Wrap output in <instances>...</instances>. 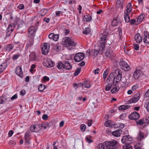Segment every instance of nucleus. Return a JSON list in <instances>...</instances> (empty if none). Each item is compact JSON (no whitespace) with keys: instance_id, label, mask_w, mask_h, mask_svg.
Segmentation results:
<instances>
[{"instance_id":"obj_1","label":"nucleus","mask_w":149,"mask_h":149,"mask_svg":"<svg viewBox=\"0 0 149 149\" xmlns=\"http://www.w3.org/2000/svg\"><path fill=\"white\" fill-rule=\"evenodd\" d=\"M108 33L104 31L103 33L100 35V39L99 40V46L100 47V53H102L104 49L105 43L107 42V36Z\"/></svg>"},{"instance_id":"obj_2","label":"nucleus","mask_w":149,"mask_h":149,"mask_svg":"<svg viewBox=\"0 0 149 149\" xmlns=\"http://www.w3.org/2000/svg\"><path fill=\"white\" fill-rule=\"evenodd\" d=\"M113 85L115 86L121 79L122 78V72L119 69H116L114 71L113 73Z\"/></svg>"},{"instance_id":"obj_3","label":"nucleus","mask_w":149,"mask_h":149,"mask_svg":"<svg viewBox=\"0 0 149 149\" xmlns=\"http://www.w3.org/2000/svg\"><path fill=\"white\" fill-rule=\"evenodd\" d=\"M56 66L59 69H65L69 70L72 68V65L67 61H63V63L61 61H59L57 63Z\"/></svg>"},{"instance_id":"obj_4","label":"nucleus","mask_w":149,"mask_h":149,"mask_svg":"<svg viewBox=\"0 0 149 149\" xmlns=\"http://www.w3.org/2000/svg\"><path fill=\"white\" fill-rule=\"evenodd\" d=\"M104 143L107 149H114L118 144V142L115 140L111 141H106Z\"/></svg>"},{"instance_id":"obj_5","label":"nucleus","mask_w":149,"mask_h":149,"mask_svg":"<svg viewBox=\"0 0 149 149\" xmlns=\"http://www.w3.org/2000/svg\"><path fill=\"white\" fill-rule=\"evenodd\" d=\"M64 40V45L66 47H68L70 46H75L76 43L73 41L71 39L68 37H65L63 39Z\"/></svg>"},{"instance_id":"obj_6","label":"nucleus","mask_w":149,"mask_h":149,"mask_svg":"<svg viewBox=\"0 0 149 149\" xmlns=\"http://www.w3.org/2000/svg\"><path fill=\"white\" fill-rule=\"evenodd\" d=\"M105 56L111 60L115 58V54L113 52V51L111 47H109L105 53Z\"/></svg>"},{"instance_id":"obj_7","label":"nucleus","mask_w":149,"mask_h":149,"mask_svg":"<svg viewBox=\"0 0 149 149\" xmlns=\"http://www.w3.org/2000/svg\"><path fill=\"white\" fill-rule=\"evenodd\" d=\"M84 55L83 53L79 52L75 54L74 57V60L76 62H79L82 61L84 58Z\"/></svg>"},{"instance_id":"obj_8","label":"nucleus","mask_w":149,"mask_h":149,"mask_svg":"<svg viewBox=\"0 0 149 149\" xmlns=\"http://www.w3.org/2000/svg\"><path fill=\"white\" fill-rule=\"evenodd\" d=\"M130 136H123L122 139L121 141L123 143H124L125 145H128V144H130L133 140L131 137H128Z\"/></svg>"},{"instance_id":"obj_9","label":"nucleus","mask_w":149,"mask_h":149,"mask_svg":"<svg viewBox=\"0 0 149 149\" xmlns=\"http://www.w3.org/2000/svg\"><path fill=\"white\" fill-rule=\"evenodd\" d=\"M140 117L139 114L136 111H134L128 116V118L130 120H136L138 119Z\"/></svg>"},{"instance_id":"obj_10","label":"nucleus","mask_w":149,"mask_h":149,"mask_svg":"<svg viewBox=\"0 0 149 149\" xmlns=\"http://www.w3.org/2000/svg\"><path fill=\"white\" fill-rule=\"evenodd\" d=\"M29 130L32 132H38L41 130L40 124L32 125L30 127Z\"/></svg>"},{"instance_id":"obj_11","label":"nucleus","mask_w":149,"mask_h":149,"mask_svg":"<svg viewBox=\"0 0 149 149\" xmlns=\"http://www.w3.org/2000/svg\"><path fill=\"white\" fill-rule=\"evenodd\" d=\"M119 64L121 68L125 71H128L130 69V66L125 61H120Z\"/></svg>"},{"instance_id":"obj_12","label":"nucleus","mask_w":149,"mask_h":149,"mask_svg":"<svg viewBox=\"0 0 149 149\" xmlns=\"http://www.w3.org/2000/svg\"><path fill=\"white\" fill-rule=\"evenodd\" d=\"M50 45L47 43H45L42 48V54L45 55L47 54L49 52Z\"/></svg>"},{"instance_id":"obj_13","label":"nucleus","mask_w":149,"mask_h":149,"mask_svg":"<svg viewBox=\"0 0 149 149\" xmlns=\"http://www.w3.org/2000/svg\"><path fill=\"white\" fill-rule=\"evenodd\" d=\"M54 63L51 60L48 59L44 63V65L47 67H52L54 65Z\"/></svg>"},{"instance_id":"obj_14","label":"nucleus","mask_w":149,"mask_h":149,"mask_svg":"<svg viewBox=\"0 0 149 149\" xmlns=\"http://www.w3.org/2000/svg\"><path fill=\"white\" fill-rule=\"evenodd\" d=\"M15 72L19 77L21 78L23 77V73L22 72V68L21 67L18 66L16 67L15 70Z\"/></svg>"},{"instance_id":"obj_15","label":"nucleus","mask_w":149,"mask_h":149,"mask_svg":"<svg viewBox=\"0 0 149 149\" xmlns=\"http://www.w3.org/2000/svg\"><path fill=\"white\" fill-rule=\"evenodd\" d=\"M125 0H117L116 7L117 8H120L121 10L123 8V4Z\"/></svg>"},{"instance_id":"obj_16","label":"nucleus","mask_w":149,"mask_h":149,"mask_svg":"<svg viewBox=\"0 0 149 149\" xmlns=\"http://www.w3.org/2000/svg\"><path fill=\"white\" fill-rule=\"evenodd\" d=\"M34 40V38L28 37L26 45V47H31L33 44Z\"/></svg>"},{"instance_id":"obj_17","label":"nucleus","mask_w":149,"mask_h":149,"mask_svg":"<svg viewBox=\"0 0 149 149\" xmlns=\"http://www.w3.org/2000/svg\"><path fill=\"white\" fill-rule=\"evenodd\" d=\"M143 34L144 36L143 41L144 42L149 43V34L148 33L147 31H144L143 32Z\"/></svg>"},{"instance_id":"obj_18","label":"nucleus","mask_w":149,"mask_h":149,"mask_svg":"<svg viewBox=\"0 0 149 149\" xmlns=\"http://www.w3.org/2000/svg\"><path fill=\"white\" fill-rule=\"evenodd\" d=\"M141 71L137 69H136L134 72L133 76L134 78L135 79H138L140 77Z\"/></svg>"},{"instance_id":"obj_19","label":"nucleus","mask_w":149,"mask_h":149,"mask_svg":"<svg viewBox=\"0 0 149 149\" xmlns=\"http://www.w3.org/2000/svg\"><path fill=\"white\" fill-rule=\"evenodd\" d=\"M7 61L3 63L0 65V74L1 73L5 70V69L7 67Z\"/></svg>"},{"instance_id":"obj_20","label":"nucleus","mask_w":149,"mask_h":149,"mask_svg":"<svg viewBox=\"0 0 149 149\" xmlns=\"http://www.w3.org/2000/svg\"><path fill=\"white\" fill-rule=\"evenodd\" d=\"M14 30V29L12 28V26L10 24L7 29L6 35L8 36H10V34Z\"/></svg>"},{"instance_id":"obj_21","label":"nucleus","mask_w":149,"mask_h":149,"mask_svg":"<svg viewBox=\"0 0 149 149\" xmlns=\"http://www.w3.org/2000/svg\"><path fill=\"white\" fill-rule=\"evenodd\" d=\"M122 132V131L121 130H118L112 132V135L116 137H118L120 136V134Z\"/></svg>"},{"instance_id":"obj_22","label":"nucleus","mask_w":149,"mask_h":149,"mask_svg":"<svg viewBox=\"0 0 149 149\" xmlns=\"http://www.w3.org/2000/svg\"><path fill=\"white\" fill-rule=\"evenodd\" d=\"M146 121L147 122V123L146 124L147 125H148L149 122L148 120V118L146 119L145 120L140 119L138 121H137L136 122V123L137 125H143L145 123L144 122V121Z\"/></svg>"},{"instance_id":"obj_23","label":"nucleus","mask_w":149,"mask_h":149,"mask_svg":"<svg viewBox=\"0 0 149 149\" xmlns=\"http://www.w3.org/2000/svg\"><path fill=\"white\" fill-rule=\"evenodd\" d=\"M134 39L137 42L140 43L142 41V37H141L139 33L136 34L134 36Z\"/></svg>"},{"instance_id":"obj_24","label":"nucleus","mask_w":149,"mask_h":149,"mask_svg":"<svg viewBox=\"0 0 149 149\" xmlns=\"http://www.w3.org/2000/svg\"><path fill=\"white\" fill-rule=\"evenodd\" d=\"M127 9L125 11V13H130L132 10V5L131 2L128 3L126 6Z\"/></svg>"},{"instance_id":"obj_25","label":"nucleus","mask_w":149,"mask_h":149,"mask_svg":"<svg viewBox=\"0 0 149 149\" xmlns=\"http://www.w3.org/2000/svg\"><path fill=\"white\" fill-rule=\"evenodd\" d=\"M145 15L143 14H141L139 15L136 18L137 22L139 24H140L143 20L145 17Z\"/></svg>"},{"instance_id":"obj_26","label":"nucleus","mask_w":149,"mask_h":149,"mask_svg":"<svg viewBox=\"0 0 149 149\" xmlns=\"http://www.w3.org/2000/svg\"><path fill=\"white\" fill-rule=\"evenodd\" d=\"M92 16L89 15H84L83 18V21L84 22H90L91 21Z\"/></svg>"},{"instance_id":"obj_27","label":"nucleus","mask_w":149,"mask_h":149,"mask_svg":"<svg viewBox=\"0 0 149 149\" xmlns=\"http://www.w3.org/2000/svg\"><path fill=\"white\" fill-rule=\"evenodd\" d=\"M130 13H125L124 14V18L125 22L127 23L130 22V20L129 14Z\"/></svg>"},{"instance_id":"obj_28","label":"nucleus","mask_w":149,"mask_h":149,"mask_svg":"<svg viewBox=\"0 0 149 149\" xmlns=\"http://www.w3.org/2000/svg\"><path fill=\"white\" fill-rule=\"evenodd\" d=\"M14 46L12 44H9L6 45L5 47L6 51H10L13 48Z\"/></svg>"},{"instance_id":"obj_29","label":"nucleus","mask_w":149,"mask_h":149,"mask_svg":"<svg viewBox=\"0 0 149 149\" xmlns=\"http://www.w3.org/2000/svg\"><path fill=\"white\" fill-rule=\"evenodd\" d=\"M37 58V56L35 54H31L29 56V61H33L36 60Z\"/></svg>"},{"instance_id":"obj_30","label":"nucleus","mask_w":149,"mask_h":149,"mask_svg":"<svg viewBox=\"0 0 149 149\" xmlns=\"http://www.w3.org/2000/svg\"><path fill=\"white\" fill-rule=\"evenodd\" d=\"M130 107V106L128 105H122L120 106L118 109L120 110H125Z\"/></svg>"},{"instance_id":"obj_31","label":"nucleus","mask_w":149,"mask_h":149,"mask_svg":"<svg viewBox=\"0 0 149 149\" xmlns=\"http://www.w3.org/2000/svg\"><path fill=\"white\" fill-rule=\"evenodd\" d=\"M7 98L5 95H3L0 96V104L3 103L7 100Z\"/></svg>"},{"instance_id":"obj_32","label":"nucleus","mask_w":149,"mask_h":149,"mask_svg":"<svg viewBox=\"0 0 149 149\" xmlns=\"http://www.w3.org/2000/svg\"><path fill=\"white\" fill-rule=\"evenodd\" d=\"M40 126L41 130V129L42 128H44V129L45 130L47 128V127H49V123H43L41 124H40Z\"/></svg>"},{"instance_id":"obj_33","label":"nucleus","mask_w":149,"mask_h":149,"mask_svg":"<svg viewBox=\"0 0 149 149\" xmlns=\"http://www.w3.org/2000/svg\"><path fill=\"white\" fill-rule=\"evenodd\" d=\"M130 23L131 25H137L139 24L136 19H132L130 20Z\"/></svg>"},{"instance_id":"obj_34","label":"nucleus","mask_w":149,"mask_h":149,"mask_svg":"<svg viewBox=\"0 0 149 149\" xmlns=\"http://www.w3.org/2000/svg\"><path fill=\"white\" fill-rule=\"evenodd\" d=\"M45 86L42 84H40L38 86V89L40 92H43L45 88Z\"/></svg>"},{"instance_id":"obj_35","label":"nucleus","mask_w":149,"mask_h":149,"mask_svg":"<svg viewBox=\"0 0 149 149\" xmlns=\"http://www.w3.org/2000/svg\"><path fill=\"white\" fill-rule=\"evenodd\" d=\"M112 85H113V82H112V83H108L106 86L105 88V91H109L111 89V88Z\"/></svg>"},{"instance_id":"obj_36","label":"nucleus","mask_w":149,"mask_h":149,"mask_svg":"<svg viewBox=\"0 0 149 149\" xmlns=\"http://www.w3.org/2000/svg\"><path fill=\"white\" fill-rule=\"evenodd\" d=\"M111 25L112 26H115L118 25V20L116 18H114L111 23Z\"/></svg>"},{"instance_id":"obj_37","label":"nucleus","mask_w":149,"mask_h":149,"mask_svg":"<svg viewBox=\"0 0 149 149\" xmlns=\"http://www.w3.org/2000/svg\"><path fill=\"white\" fill-rule=\"evenodd\" d=\"M84 85L85 87L87 88H89L91 86L90 81H86L84 83Z\"/></svg>"},{"instance_id":"obj_38","label":"nucleus","mask_w":149,"mask_h":149,"mask_svg":"<svg viewBox=\"0 0 149 149\" xmlns=\"http://www.w3.org/2000/svg\"><path fill=\"white\" fill-rule=\"evenodd\" d=\"M139 139L140 141L142 140L144 137V133L141 131H140L139 133Z\"/></svg>"},{"instance_id":"obj_39","label":"nucleus","mask_w":149,"mask_h":149,"mask_svg":"<svg viewBox=\"0 0 149 149\" xmlns=\"http://www.w3.org/2000/svg\"><path fill=\"white\" fill-rule=\"evenodd\" d=\"M105 143H100L98 145V149H105Z\"/></svg>"},{"instance_id":"obj_40","label":"nucleus","mask_w":149,"mask_h":149,"mask_svg":"<svg viewBox=\"0 0 149 149\" xmlns=\"http://www.w3.org/2000/svg\"><path fill=\"white\" fill-rule=\"evenodd\" d=\"M119 90V88H118L116 86L113 87V88L111 90V92L113 94L116 92H118Z\"/></svg>"},{"instance_id":"obj_41","label":"nucleus","mask_w":149,"mask_h":149,"mask_svg":"<svg viewBox=\"0 0 149 149\" xmlns=\"http://www.w3.org/2000/svg\"><path fill=\"white\" fill-rule=\"evenodd\" d=\"M90 29L88 27H87L83 31V33L84 34H87L89 33L90 32Z\"/></svg>"},{"instance_id":"obj_42","label":"nucleus","mask_w":149,"mask_h":149,"mask_svg":"<svg viewBox=\"0 0 149 149\" xmlns=\"http://www.w3.org/2000/svg\"><path fill=\"white\" fill-rule=\"evenodd\" d=\"M84 85L83 83H80L79 84L74 83L73 84V86L74 87H76V88H75V89H76L79 86H83Z\"/></svg>"},{"instance_id":"obj_43","label":"nucleus","mask_w":149,"mask_h":149,"mask_svg":"<svg viewBox=\"0 0 149 149\" xmlns=\"http://www.w3.org/2000/svg\"><path fill=\"white\" fill-rule=\"evenodd\" d=\"M113 78V73L111 72L108 77L106 80L107 82H109Z\"/></svg>"},{"instance_id":"obj_44","label":"nucleus","mask_w":149,"mask_h":149,"mask_svg":"<svg viewBox=\"0 0 149 149\" xmlns=\"http://www.w3.org/2000/svg\"><path fill=\"white\" fill-rule=\"evenodd\" d=\"M132 147L130 144L124 145L123 146V149H132Z\"/></svg>"},{"instance_id":"obj_45","label":"nucleus","mask_w":149,"mask_h":149,"mask_svg":"<svg viewBox=\"0 0 149 149\" xmlns=\"http://www.w3.org/2000/svg\"><path fill=\"white\" fill-rule=\"evenodd\" d=\"M81 70V68H77V69L75 71L74 73V75L75 76H77L78 74L80 73Z\"/></svg>"},{"instance_id":"obj_46","label":"nucleus","mask_w":149,"mask_h":149,"mask_svg":"<svg viewBox=\"0 0 149 149\" xmlns=\"http://www.w3.org/2000/svg\"><path fill=\"white\" fill-rule=\"evenodd\" d=\"M25 142L29 143H30V140L31 139L30 136H25Z\"/></svg>"},{"instance_id":"obj_47","label":"nucleus","mask_w":149,"mask_h":149,"mask_svg":"<svg viewBox=\"0 0 149 149\" xmlns=\"http://www.w3.org/2000/svg\"><path fill=\"white\" fill-rule=\"evenodd\" d=\"M28 33V37L34 38L36 33Z\"/></svg>"},{"instance_id":"obj_48","label":"nucleus","mask_w":149,"mask_h":149,"mask_svg":"<svg viewBox=\"0 0 149 149\" xmlns=\"http://www.w3.org/2000/svg\"><path fill=\"white\" fill-rule=\"evenodd\" d=\"M53 49L56 50L57 52H58L60 51V47L57 45H55L53 47Z\"/></svg>"},{"instance_id":"obj_49","label":"nucleus","mask_w":149,"mask_h":149,"mask_svg":"<svg viewBox=\"0 0 149 149\" xmlns=\"http://www.w3.org/2000/svg\"><path fill=\"white\" fill-rule=\"evenodd\" d=\"M127 116L125 113L121 114L119 116V118L121 120H124Z\"/></svg>"},{"instance_id":"obj_50","label":"nucleus","mask_w":149,"mask_h":149,"mask_svg":"<svg viewBox=\"0 0 149 149\" xmlns=\"http://www.w3.org/2000/svg\"><path fill=\"white\" fill-rule=\"evenodd\" d=\"M36 31V29L33 26L30 27L28 29V32H30L31 31Z\"/></svg>"},{"instance_id":"obj_51","label":"nucleus","mask_w":149,"mask_h":149,"mask_svg":"<svg viewBox=\"0 0 149 149\" xmlns=\"http://www.w3.org/2000/svg\"><path fill=\"white\" fill-rule=\"evenodd\" d=\"M9 145L11 146H13L16 144V142L14 140H11L9 143Z\"/></svg>"},{"instance_id":"obj_52","label":"nucleus","mask_w":149,"mask_h":149,"mask_svg":"<svg viewBox=\"0 0 149 149\" xmlns=\"http://www.w3.org/2000/svg\"><path fill=\"white\" fill-rule=\"evenodd\" d=\"M59 38V35L58 34H54V36L53 40L55 41H57Z\"/></svg>"},{"instance_id":"obj_53","label":"nucleus","mask_w":149,"mask_h":149,"mask_svg":"<svg viewBox=\"0 0 149 149\" xmlns=\"http://www.w3.org/2000/svg\"><path fill=\"white\" fill-rule=\"evenodd\" d=\"M139 88V86L137 84H136L133 85L132 88V89L133 91L136 90V89H138Z\"/></svg>"},{"instance_id":"obj_54","label":"nucleus","mask_w":149,"mask_h":149,"mask_svg":"<svg viewBox=\"0 0 149 149\" xmlns=\"http://www.w3.org/2000/svg\"><path fill=\"white\" fill-rule=\"evenodd\" d=\"M134 97L135 98H136L137 99L139 100L140 98V93H138L135 94L134 95Z\"/></svg>"},{"instance_id":"obj_55","label":"nucleus","mask_w":149,"mask_h":149,"mask_svg":"<svg viewBox=\"0 0 149 149\" xmlns=\"http://www.w3.org/2000/svg\"><path fill=\"white\" fill-rule=\"evenodd\" d=\"M86 126L85 125L82 124L80 126V129L83 131H84L86 130Z\"/></svg>"},{"instance_id":"obj_56","label":"nucleus","mask_w":149,"mask_h":149,"mask_svg":"<svg viewBox=\"0 0 149 149\" xmlns=\"http://www.w3.org/2000/svg\"><path fill=\"white\" fill-rule=\"evenodd\" d=\"M108 72L107 70H105L104 73L103 75V77L104 79H105L106 78L107 74H108Z\"/></svg>"},{"instance_id":"obj_57","label":"nucleus","mask_w":149,"mask_h":149,"mask_svg":"<svg viewBox=\"0 0 149 149\" xmlns=\"http://www.w3.org/2000/svg\"><path fill=\"white\" fill-rule=\"evenodd\" d=\"M118 31L119 32V35L120 36H121L122 35V29L121 27H119L118 28Z\"/></svg>"},{"instance_id":"obj_58","label":"nucleus","mask_w":149,"mask_h":149,"mask_svg":"<svg viewBox=\"0 0 149 149\" xmlns=\"http://www.w3.org/2000/svg\"><path fill=\"white\" fill-rule=\"evenodd\" d=\"M20 56V54H17L13 56L12 58L13 60H15L18 58Z\"/></svg>"},{"instance_id":"obj_59","label":"nucleus","mask_w":149,"mask_h":149,"mask_svg":"<svg viewBox=\"0 0 149 149\" xmlns=\"http://www.w3.org/2000/svg\"><path fill=\"white\" fill-rule=\"evenodd\" d=\"M99 53V51L98 50L96 49H94V56H96Z\"/></svg>"},{"instance_id":"obj_60","label":"nucleus","mask_w":149,"mask_h":149,"mask_svg":"<svg viewBox=\"0 0 149 149\" xmlns=\"http://www.w3.org/2000/svg\"><path fill=\"white\" fill-rule=\"evenodd\" d=\"M31 132L30 131L28 130L25 133L24 136H31Z\"/></svg>"},{"instance_id":"obj_61","label":"nucleus","mask_w":149,"mask_h":149,"mask_svg":"<svg viewBox=\"0 0 149 149\" xmlns=\"http://www.w3.org/2000/svg\"><path fill=\"white\" fill-rule=\"evenodd\" d=\"M17 8L19 9H23L24 8V4H22L19 5L17 7Z\"/></svg>"},{"instance_id":"obj_62","label":"nucleus","mask_w":149,"mask_h":149,"mask_svg":"<svg viewBox=\"0 0 149 149\" xmlns=\"http://www.w3.org/2000/svg\"><path fill=\"white\" fill-rule=\"evenodd\" d=\"M48 118V116L46 114H44L42 116V119L45 120H47Z\"/></svg>"},{"instance_id":"obj_63","label":"nucleus","mask_w":149,"mask_h":149,"mask_svg":"<svg viewBox=\"0 0 149 149\" xmlns=\"http://www.w3.org/2000/svg\"><path fill=\"white\" fill-rule=\"evenodd\" d=\"M134 49L136 50H138L139 48V46L137 44H134Z\"/></svg>"},{"instance_id":"obj_64","label":"nucleus","mask_w":149,"mask_h":149,"mask_svg":"<svg viewBox=\"0 0 149 149\" xmlns=\"http://www.w3.org/2000/svg\"><path fill=\"white\" fill-rule=\"evenodd\" d=\"M43 79L44 80V81H49V77L46 76H45L43 77Z\"/></svg>"}]
</instances>
